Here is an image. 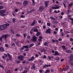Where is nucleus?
I'll return each instance as SVG.
<instances>
[{"label":"nucleus","instance_id":"63","mask_svg":"<svg viewBox=\"0 0 73 73\" xmlns=\"http://www.w3.org/2000/svg\"><path fill=\"white\" fill-rule=\"evenodd\" d=\"M55 41H56V40H52V41L53 42H55Z\"/></svg>","mask_w":73,"mask_h":73},{"label":"nucleus","instance_id":"43","mask_svg":"<svg viewBox=\"0 0 73 73\" xmlns=\"http://www.w3.org/2000/svg\"><path fill=\"white\" fill-rule=\"evenodd\" d=\"M24 68L25 69V70H27V69H28V68L27 67V66H25V67Z\"/></svg>","mask_w":73,"mask_h":73},{"label":"nucleus","instance_id":"13","mask_svg":"<svg viewBox=\"0 0 73 73\" xmlns=\"http://www.w3.org/2000/svg\"><path fill=\"white\" fill-rule=\"evenodd\" d=\"M6 12L5 10H0V14H2V13H4Z\"/></svg>","mask_w":73,"mask_h":73},{"label":"nucleus","instance_id":"31","mask_svg":"<svg viewBox=\"0 0 73 73\" xmlns=\"http://www.w3.org/2000/svg\"><path fill=\"white\" fill-rule=\"evenodd\" d=\"M47 26H48V27H50V23H47Z\"/></svg>","mask_w":73,"mask_h":73},{"label":"nucleus","instance_id":"3","mask_svg":"<svg viewBox=\"0 0 73 73\" xmlns=\"http://www.w3.org/2000/svg\"><path fill=\"white\" fill-rule=\"evenodd\" d=\"M49 1H45L44 2V7L46 8H47L48 6V4H49Z\"/></svg>","mask_w":73,"mask_h":73},{"label":"nucleus","instance_id":"44","mask_svg":"<svg viewBox=\"0 0 73 73\" xmlns=\"http://www.w3.org/2000/svg\"><path fill=\"white\" fill-rule=\"evenodd\" d=\"M0 67L2 68H3V69H4V66H3L2 65H1V64H0Z\"/></svg>","mask_w":73,"mask_h":73},{"label":"nucleus","instance_id":"58","mask_svg":"<svg viewBox=\"0 0 73 73\" xmlns=\"http://www.w3.org/2000/svg\"><path fill=\"white\" fill-rule=\"evenodd\" d=\"M7 22L8 23H9V24H11L12 23V22L10 21H8Z\"/></svg>","mask_w":73,"mask_h":73},{"label":"nucleus","instance_id":"34","mask_svg":"<svg viewBox=\"0 0 73 73\" xmlns=\"http://www.w3.org/2000/svg\"><path fill=\"white\" fill-rule=\"evenodd\" d=\"M3 36H1L0 38V40H1V41H2V39L3 38Z\"/></svg>","mask_w":73,"mask_h":73},{"label":"nucleus","instance_id":"2","mask_svg":"<svg viewBox=\"0 0 73 73\" xmlns=\"http://www.w3.org/2000/svg\"><path fill=\"white\" fill-rule=\"evenodd\" d=\"M31 41H33V42H35L37 41V37L36 36H35L33 37L32 39H31Z\"/></svg>","mask_w":73,"mask_h":73},{"label":"nucleus","instance_id":"60","mask_svg":"<svg viewBox=\"0 0 73 73\" xmlns=\"http://www.w3.org/2000/svg\"><path fill=\"white\" fill-rule=\"evenodd\" d=\"M23 35L24 36V38H25V36H26V34H23Z\"/></svg>","mask_w":73,"mask_h":73},{"label":"nucleus","instance_id":"15","mask_svg":"<svg viewBox=\"0 0 73 73\" xmlns=\"http://www.w3.org/2000/svg\"><path fill=\"white\" fill-rule=\"evenodd\" d=\"M61 47L62 48V49L63 50H66V48H65V46H62Z\"/></svg>","mask_w":73,"mask_h":73},{"label":"nucleus","instance_id":"21","mask_svg":"<svg viewBox=\"0 0 73 73\" xmlns=\"http://www.w3.org/2000/svg\"><path fill=\"white\" fill-rule=\"evenodd\" d=\"M60 11L59 10L57 12V11L56 10H54V13H60Z\"/></svg>","mask_w":73,"mask_h":73},{"label":"nucleus","instance_id":"42","mask_svg":"<svg viewBox=\"0 0 73 73\" xmlns=\"http://www.w3.org/2000/svg\"><path fill=\"white\" fill-rule=\"evenodd\" d=\"M35 27L32 28L31 29V31H34V29H35Z\"/></svg>","mask_w":73,"mask_h":73},{"label":"nucleus","instance_id":"35","mask_svg":"<svg viewBox=\"0 0 73 73\" xmlns=\"http://www.w3.org/2000/svg\"><path fill=\"white\" fill-rule=\"evenodd\" d=\"M4 9V7L3 6H0V9Z\"/></svg>","mask_w":73,"mask_h":73},{"label":"nucleus","instance_id":"1","mask_svg":"<svg viewBox=\"0 0 73 73\" xmlns=\"http://www.w3.org/2000/svg\"><path fill=\"white\" fill-rule=\"evenodd\" d=\"M9 25V24L8 23L2 25L0 26V31H3L7 28V27Z\"/></svg>","mask_w":73,"mask_h":73},{"label":"nucleus","instance_id":"26","mask_svg":"<svg viewBox=\"0 0 73 73\" xmlns=\"http://www.w3.org/2000/svg\"><path fill=\"white\" fill-rule=\"evenodd\" d=\"M60 35L61 36H64V32H62L60 33Z\"/></svg>","mask_w":73,"mask_h":73},{"label":"nucleus","instance_id":"53","mask_svg":"<svg viewBox=\"0 0 73 73\" xmlns=\"http://www.w3.org/2000/svg\"><path fill=\"white\" fill-rule=\"evenodd\" d=\"M15 12H18V9H15Z\"/></svg>","mask_w":73,"mask_h":73},{"label":"nucleus","instance_id":"39","mask_svg":"<svg viewBox=\"0 0 73 73\" xmlns=\"http://www.w3.org/2000/svg\"><path fill=\"white\" fill-rule=\"evenodd\" d=\"M12 21L13 22H15V21H16V19L15 18H13L12 19Z\"/></svg>","mask_w":73,"mask_h":73},{"label":"nucleus","instance_id":"62","mask_svg":"<svg viewBox=\"0 0 73 73\" xmlns=\"http://www.w3.org/2000/svg\"><path fill=\"white\" fill-rule=\"evenodd\" d=\"M39 38H40V39H42V38H43V37H42L41 36H40Z\"/></svg>","mask_w":73,"mask_h":73},{"label":"nucleus","instance_id":"14","mask_svg":"<svg viewBox=\"0 0 73 73\" xmlns=\"http://www.w3.org/2000/svg\"><path fill=\"white\" fill-rule=\"evenodd\" d=\"M36 23V20H34L32 24L31 25V26H33Z\"/></svg>","mask_w":73,"mask_h":73},{"label":"nucleus","instance_id":"64","mask_svg":"<svg viewBox=\"0 0 73 73\" xmlns=\"http://www.w3.org/2000/svg\"><path fill=\"white\" fill-rule=\"evenodd\" d=\"M38 22L39 23H41V20H39V21H38Z\"/></svg>","mask_w":73,"mask_h":73},{"label":"nucleus","instance_id":"16","mask_svg":"<svg viewBox=\"0 0 73 73\" xmlns=\"http://www.w3.org/2000/svg\"><path fill=\"white\" fill-rule=\"evenodd\" d=\"M66 53H71V52H72L71 51L69 50H66Z\"/></svg>","mask_w":73,"mask_h":73},{"label":"nucleus","instance_id":"36","mask_svg":"<svg viewBox=\"0 0 73 73\" xmlns=\"http://www.w3.org/2000/svg\"><path fill=\"white\" fill-rule=\"evenodd\" d=\"M56 59L57 61H58V60H60V58H59V57H56Z\"/></svg>","mask_w":73,"mask_h":73},{"label":"nucleus","instance_id":"25","mask_svg":"<svg viewBox=\"0 0 73 73\" xmlns=\"http://www.w3.org/2000/svg\"><path fill=\"white\" fill-rule=\"evenodd\" d=\"M34 32H38V30H37V29L36 28L34 29Z\"/></svg>","mask_w":73,"mask_h":73},{"label":"nucleus","instance_id":"59","mask_svg":"<svg viewBox=\"0 0 73 73\" xmlns=\"http://www.w3.org/2000/svg\"><path fill=\"white\" fill-rule=\"evenodd\" d=\"M54 34H57V33L56 31H54Z\"/></svg>","mask_w":73,"mask_h":73},{"label":"nucleus","instance_id":"40","mask_svg":"<svg viewBox=\"0 0 73 73\" xmlns=\"http://www.w3.org/2000/svg\"><path fill=\"white\" fill-rule=\"evenodd\" d=\"M68 19H69V20H70L73 21V18H68Z\"/></svg>","mask_w":73,"mask_h":73},{"label":"nucleus","instance_id":"11","mask_svg":"<svg viewBox=\"0 0 73 73\" xmlns=\"http://www.w3.org/2000/svg\"><path fill=\"white\" fill-rule=\"evenodd\" d=\"M55 54H54V56H58L60 55V54L58 53V51H56L54 52Z\"/></svg>","mask_w":73,"mask_h":73},{"label":"nucleus","instance_id":"48","mask_svg":"<svg viewBox=\"0 0 73 73\" xmlns=\"http://www.w3.org/2000/svg\"><path fill=\"white\" fill-rule=\"evenodd\" d=\"M62 38H59L58 39V40L59 41H62Z\"/></svg>","mask_w":73,"mask_h":73},{"label":"nucleus","instance_id":"37","mask_svg":"<svg viewBox=\"0 0 73 73\" xmlns=\"http://www.w3.org/2000/svg\"><path fill=\"white\" fill-rule=\"evenodd\" d=\"M11 44H12L11 45V46H15V44L14 43H12Z\"/></svg>","mask_w":73,"mask_h":73},{"label":"nucleus","instance_id":"55","mask_svg":"<svg viewBox=\"0 0 73 73\" xmlns=\"http://www.w3.org/2000/svg\"><path fill=\"white\" fill-rule=\"evenodd\" d=\"M16 36L17 37H19L20 36V34H16Z\"/></svg>","mask_w":73,"mask_h":73},{"label":"nucleus","instance_id":"18","mask_svg":"<svg viewBox=\"0 0 73 73\" xmlns=\"http://www.w3.org/2000/svg\"><path fill=\"white\" fill-rule=\"evenodd\" d=\"M24 49H25V48H24V46H22V47L20 49V51H23V50Z\"/></svg>","mask_w":73,"mask_h":73},{"label":"nucleus","instance_id":"50","mask_svg":"<svg viewBox=\"0 0 73 73\" xmlns=\"http://www.w3.org/2000/svg\"><path fill=\"white\" fill-rule=\"evenodd\" d=\"M33 68L34 69V70H35V65H34L33 66Z\"/></svg>","mask_w":73,"mask_h":73},{"label":"nucleus","instance_id":"46","mask_svg":"<svg viewBox=\"0 0 73 73\" xmlns=\"http://www.w3.org/2000/svg\"><path fill=\"white\" fill-rule=\"evenodd\" d=\"M67 17L68 18H69V17H72V16L70 15H68L67 16Z\"/></svg>","mask_w":73,"mask_h":73},{"label":"nucleus","instance_id":"45","mask_svg":"<svg viewBox=\"0 0 73 73\" xmlns=\"http://www.w3.org/2000/svg\"><path fill=\"white\" fill-rule=\"evenodd\" d=\"M63 5H64V8H66V6L65 4L64 3H63Z\"/></svg>","mask_w":73,"mask_h":73},{"label":"nucleus","instance_id":"30","mask_svg":"<svg viewBox=\"0 0 73 73\" xmlns=\"http://www.w3.org/2000/svg\"><path fill=\"white\" fill-rule=\"evenodd\" d=\"M31 60H32V61H33V60L35 59V57H34V56H33L31 57Z\"/></svg>","mask_w":73,"mask_h":73},{"label":"nucleus","instance_id":"6","mask_svg":"<svg viewBox=\"0 0 73 73\" xmlns=\"http://www.w3.org/2000/svg\"><path fill=\"white\" fill-rule=\"evenodd\" d=\"M50 31H51V29L49 28L46 30V31H45V33L46 34H48V33L50 34Z\"/></svg>","mask_w":73,"mask_h":73},{"label":"nucleus","instance_id":"22","mask_svg":"<svg viewBox=\"0 0 73 73\" xmlns=\"http://www.w3.org/2000/svg\"><path fill=\"white\" fill-rule=\"evenodd\" d=\"M2 37H3V38L4 37L5 39H6V38H7V35H3Z\"/></svg>","mask_w":73,"mask_h":73},{"label":"nucleus","instance_id":"24","mask_svg":"<svg viewBox=\"0 0 73 73\" xmlns=\"http://www.w3.org/2000/svg\"><path fill=\"white\" fill-rule=\"evenodd\" d=\"M40 34H41V33L40 32H38L36 35V36H38L40 35Z\"/></svg>","mask_w":73,"mask_h":73},{"label":"nucleus","instance_id":"4","mask_svg":"<svg viewBox=\"0 0 73 73\" xmlns=\"http://www.w3.org/2000/svg\"><path fill=\"white\" fill-rule=\"evenodd\" d=\"M54 6V7H52V9H59L60 7H61V6H60L59 7H58V5H55Z\"/></svg>","mask_w":73,"mask_h":73},{"label":"nucleus","instance_id":"54","mask_svg":"<svg viewBox=\"0 0 73 73\" xmlns=\"http://www.w3.org/2000/svg\"><path fill=\"white\" fill-rule=\"evenodd\" d=\"M70 41H72L73 40V39L72 38H70Z\"/></svg>","mask_w":73,"mask_h":73},{"label":"nucleus","instance_id":"51","mask_svg":"<svg viewBox=\"0 0 73 73\" xmlns=\"http://www.w3.org/2000/svg\"><path fill=\"white\" fill-rule=\"evenodd\" d=\"M43 28L44 29H45L46 28V26H43Z\"/></svg>","mask_w":73,"mask_h":73},{"label":"nucleus","instance_id":"9","mask_svg":"<svg viewBox=\"0 0 73 73\" xmlns=\"http://www.w3.org/2000/svg\"><path fill=\"white\" fill-rule=\"evenodd\" d=\"M50 66H52V65H47V64H45L44 66H43V68H48V67H50Z\"/></svg>","mask_w":73,"mask_h":73},{"label":"nucleus","instance_id":"41","mask_svg":"<svg viewBox=\"0 0 73 73\" xmlns=\"http://www.w3.org/2000/svg\"><path fill=\"white\" fill-rule=\"evenodd\" d=\"M11 32H12V33L13 34H14V33H15V31H13V30H11Z\"/></svg>","mask_w":73,"mask_h":73},{"label":"nucleus","instance_id":"10","mask_svg":"<svg viewBox=\"0 0 73 73\" xmlns=\"http://www.w3.org/2000/svg\"><path fill=\"white\" fill-rule=\"evenodd\" d=\"M49 42H44V44L45 46L48 47V46H49V45H49Z\"/></svg>","mask_w":73,"mask_h":73},{"label":"nucleus","instance_id":"33","mask_svg":"<svg viewBox=\"0 0 73 73\" xmlns=\"http://www.w3.org/2000/svg\"><path fill=\"white\" fill-rule=\"evenodd\" d=\"M28 72V71L27 70H25L24 72H23L22 73H27Z\"/></svg>","mask_w":73,"mask_h":73},{"label":"nucleus","instance_id":"5","mask_svg":"<svg viewBox=\"0 0 73 73\" xmlns=\"http://www.w3.org/2000/svg\"><path fill=\"white\" fill-rule=\"evenodd\" d=\"M29 2L28 1H25L23 3V5L24 7H26L27 6V5L28 4Z\"/></svg>","mask_w":73,"mask_h":73},{"label":"nucleus","instance_id":"38","mask_svg":"<svg viewBox=\"0 0 73 73\" xmlns=\"http://www.w3.org/2000/svg\"><path fill=\"white\" fill-rule=\"evenodd\" d=\"M55 42H56V43L57 44H58V43L59 42L58 41V40L57 39L55 40Z\"/></svg>","mask_w":73,"mask_h":73},{"label":"nucleus","instance_id":"20","mask_svg":"<svg viewBox=\"0 0 73 73\" xmlns=\"http://www.w3.org/2000/svg\"><path fill=\"white\" fill-rule=\"evenodd\" d=\"M35 45V44L33 43L29 45L30 48H31L32 46H33Z\"/></svg>","mask_w":73,"mask_h":73},{"label":"nucleus","instance_id":"29","mask_svg":"<svg viewBox=\"0 0 73 73\" xmlns=\"http://www.w3.org/2000/svg\"><path fill=\"white\" fill-rule=\"evenodd\" d=\"M20 17L21 18H25V17L24 15H22Z\"/></svg>","mask_w":73,"mask_h":73},{"label":"nucleus","instance_id":"56","mask_svg":"<svg viewBox=\"0 0 73 73\" xmlns=\"http://www.w3.org/2000/svg\"><path fill=\"white\" fill-rule=\"evenodd\" d=\"M66 37L68 38L70 37V36H69V35L68 34L66 35Z\"/></svg>","mask_w":73,"mask_h":73},{"label":"nucleus","instance_id":"57","mask_svg":"<svg viewBox=\"0 0 73 73\" xmlns=\"http://www.w3.org/2000/svg\"><path fill=\"white\" fill-rule=\"evenodd\" d=\"M28 61H32L31 58H29L28 59Z\"/></svg>","mask_w":73,"mask_h":73},{"label":"nucleus","instance_id":"27","mask_svg":"<svg viewBox=\"0 0 73 73\" xmlns=\"http://www.w3.org/2000/svg\"><path fill=\"white\" fill-rule=\"evenodd\" d=\"M73 5V2H72L71 3H70L69 5H68V7H71L72 5Z\"/></svg>","mask_w":73,"mask_h":73},{"label":"nucleus","instance_id":"12","mask_svg":"<svg viewBox=\"0 0 73 73\" xmlns=\"http://www.w3.org/2000/svg\"><path fill=\"white\" fill-rule=\"evenodd\" d=\"M70 61H72L73 60V55L71 54L70 56Z\"/></svg>","mask_w":73,"mask_h":73},{"label":"nucleus","instance_id":"49","mask_svg":"<svg viewBox=\"0 0 73 73\" xmlns=\"http://www.w3.org/2000/svg\"><path fill=\"white\" fill-rule=\"evenodd\" d=\"M9 60H12V57H11V56H9Z\"/></svg>","mask_w":73,"mask_h":73},{"label":"nucleus","instance_id":"8","mask_svg":"<svg viewBox=\"0 0 73 73\" xmlns=\"http://www.w3.org/2000/svg\"><path fill=\"white\" fill-rule=\"evenodd\" d=\"M44 10V7L42 6H40L39 8V11L40 12H42Z\"/></svg>","mask_w":73,"mask_h":73},{"label":"nucleus","instance_id":"23","mask_svg":"<svg viewBox=\"0 0 73 73\" xmlns=\"http://www.w3.org/2000/svg\"><path fill=\"white\" fill-rule=\"evenodd\" d=\"M23 47H24V48H26L27 49H28V48H29V45L23 46Z\"/></svg>","mask_w":73,"mask_h":73},{"label":"nucleus","instance_id":"61","mask_svg":"<svg viewBox=\"0 0 73 73\" xmlns=\"http://www.w3.org/2000/svg\"><path fill=\"white\" fill-rule=\"evenodd\" d=\"M10 72H11V71H10L9 70L7 71L6 73H10Z\"/></svg>","mask_w":73,"mask_h":73},{"label":"nucleus","instance_id":"19","mask_svg":"<svg viewBox=\"0 0 73 73\" xmlns=\"http://www.w3.org/2000/svg\"><path fill=\"white\" fill-rule=\"evenodd\" d=\"M31 36L30 35H28L27 36V40H31Z\"/></svg>","mask_w":73,"mask_h":73},{"label":"nucleus","instance_id":"7","mask_svg":"<svg viewBox=\"0 0 73 73\" xmlns=\"http://www.w3.org/2000/svg\"><path fill=\"white\" fill-rule=\"evenodd\" d=\"M23 58H24V56L22 55H20L18 57V59H19V60H24Z\"/></svg>","mask_w":73,"mask_h":73},{"label":"nucleus","instance_id":"52","mask_svg":"<svg viewBox=\"0 0 73 73\" xmlns=\"http://www.w3.org/2000/svg\"><path fill=\"white\" fill-rule=\"evenodd\" d=\"M46 72H50V70H47L46 71Z\"/></svg>","mask_w":73,"mask_h":73},{"label":"nucleus","instance_id":"28","mask_svg":"<svg viewBox=\"0 0 73 73\" xmlns=\"http://www.w3.org/2000/svg\"><path fill=\"white\" fill-rule=\"evenodd\" d=\"M50 19L51 20H55L56 19H55L54 18L52 17H50Z\"/></svg>","mask_w":73,"mask_h":73},{"label":"nucleus","instance_id":"47","mask_svg":"<svg viewBox=\"0 0 73 73\" xmlns=\"http://www.w3.org/2000/svg\"><path fill=\"white\" fill-rule=\"evenodd\" d=\"M1 16H6V15L4 14H1Z\"/></svg>","mask_w":73,"mask_h":73},{"label":"nucleus","instance_id":"32","mask_svg":"<svg viewBox=\"0 0 73 73\" xmlns=\"http://www.w3.org/2000/svg\"><path fill=\"white\" fill-rule=\"evenodd\" d=\"M32 1L33 2L32 5H35V0H32Z\"/></svg>","mask_w":73,"mask_h":73},{"label":"nucleus","instance_id":"17","mask_svg":"<svg viewBox=\"0 0 73 73\" xmlns=\"http://www.w3.org/2000/svg\"><path fill=\"white\" fill-rule=\"evenodd\" d=\"M0 50L1 51V52H4V49L3 47H0Z\"/></svg>","mask_w":73,"mask_h":73}]
</instances>
